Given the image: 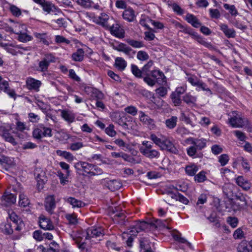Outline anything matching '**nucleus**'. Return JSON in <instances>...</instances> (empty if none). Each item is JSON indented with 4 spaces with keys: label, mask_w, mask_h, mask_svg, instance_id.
I'll return each mask as SVG.
<instances>
[{
    "label": "nucleus",
    "mask_w": 252,
    "mask_h": 252,
    "mask_svg": "<svg viewBox=\"0 0 252 252\" xmlns=\"http://www.w3.org/2000/svg\"><path fill=\"white\" fill-rule=\"evenodd\" d=\"M139 150L143 156L150 159H157L160 157L159 152L153 149V144L148 141H143Z\"/></svg>",
    "instance_id": "1"
},
{
    "label": "nucleus",
    "mask_w": 252,
    "mask_h": 252,
    "mask_svg": "<svg viewBox=\"0 0 252 252\" xmlns=\"http://www.w3.org/2000/svg\"><path fill=\"white\" fill-rule=\"evenodd\" d=\"M228 119L230 125L235 128H242L248 124V121L239 114L238 111H233Z\"/></svg>",
    "instance_id": "2"
},
{
    "label": "nucleus",
    "mask_w": 252,
    "mask_h": 252,
    "mask_svg": "<svg viewBox=\"0 0 252 252\" xmlns=\"http://www.w3.org/2000/svg\"><path fill=\"white\" fill-rule=\"evenodd\" d=\"M13 133H14V131L10 127L0 126V135L3 139L13 146H15L17 144V142L12 135Z\"/></svg>",
    "instance_id": "3"
},
{
    "label": "nucleus",
    "mask_w": 252,
    "mask_h": 252,
    "mask_svg": "<svg viewBox=\"0 0 252 252\" xmlns=\"http://www.w3.org/2000/svg\"><path fill=\"white\" fill-rule=\"evenodd\" d=\"M74 167L78 172H83L84 176L91 177L93 164L84 161H79L74 164Z\"/></svg>",
    "instance_id": "4"
},
{
    "label": "nucleus",
    "mask_w": 252,
    "mask_h": 252,
    "mask_svg": "<svg viewBox=\"0 0 252 252\" xmlns=\"http://www.w3.org/2000/svg\"><path fill=\"white\" fill-rule=\"evenodd\" d=\"M115 23H112L110 24V27L107 29L109 30L111 33L116 37L123 38L125 37V32L120 27L119 24L115 21Z\"/></svg>",
    "instance_id": "5"
},
{
    "label": "nucleus",
    "mask_w": 252,
    "mask_h": 252,
    "mask_svg": "<svg viewBox=\"0 0 252 252\" xmlns=\"http://www.w3.org/2000/svg\"><path fill=\"white\" fill-rule=\"evenodd\" d=\"M42 85V83L40 80L35 79L33 78L28 77L26 81V85L27 88L30 91L35 92H38L39 89Z\"/></svg>",
    "instance_id": "6"
},
{
    "label": "nucleus",
    "mask_w": 252,
    "mask_h": 252,
    "mask_svg": "<svg viewBox=\"0 0 252 252\" xmlns=\"http://www.w3.org/2000/svg\"><path fill=\"white\" fill-rule=\"evenodd\" d=\"M206 140L204 138H194L189 137L186 139L185 142L187 144L195 145L198 150H202L206 146Z\"/></svg>",
    "instance_id": "7"
},
{
    "label": "nucleus",
    "mask_w": 252,
    "mask_h": 252,
    "mask_svg": "<svg viewBox=\"0 0 252 252\" xmlns=\"http://www.w3.org/2000/svg\"><path fill=\"white\" fill-rule=\"evenodd\" d=\"M139 120L143 125L146 126L149 129H153L156 127L155 121L142 111L139 112Z\"/></svg>",
    "instance_id": "8"
},
{
    "label": "nucleus",
    "mask_w": 252,
    "mask_h": 252,
    "mask_svg": "<svg viewBox=\"0 0 252 252\" xmlns=\"http://www.w3.org/2000/svg\"><path fill=\"white\" fill-rule=\"evenodd\" d=\"M41 6L43 11L48 14L53 13L55 15H57L62 13L61 10L59 8L50 1H45Z\"/></svg>",
    "instance_id": "9"
},
{
    "label": "nucleus",
    "mask_w": 252,
    "mask_h": 252,
    "mask_svg": "<svg viewBox=\"0 0 252 252\" xmlns=\"http://www.w3.org/2000/svg\"><path fill=\"white\" fill-rule=\"evenodd\" d=\"M39 224L41 228L44 230H52L54 226L50 219L43 215L39 217Z\"/></svg>",
    "instance_id": "10"
},
{
    "label": "nucleus",
    "mask_w": 252,
    "mask_h": 252,
    "mask_svg": "<svg viewBox=\"0 0 252 252\" xmlns=\"http://www.w3.org/2000/svg\"><path fill=\"white\" fill-rule=\"evenodd\" d=\"M104 231L101 228H90L86 232V240L91 239L92 238H97L103 236Z\"/></svg>",
    "instance_id": "11"
},
{
    "label": "nucleus",
    "mask_w": 252,
    "mask_h": 252,
    "mask_svg": "<svg viewBox=\"0 0 252 252\" xmlns=\"http://www.w3.org/2000/svg\"><path fill=\"white\" fill-rule=\"evenodd\" d=\"M99 21L97 23L103 27L107 29V28L110 27V24L115 22L114 19L112 17L109 16L104 13H101L98 17Z\"/></svg>",
    "instance_id": "12"
},
{
    "label": "nucleus",
    "mask_w": 252,
    "mask_h": 252,
    "mask_svg": "<svg viewBox=\"0 0 252 252\" xmlns=\"http://www.w3.org/2000/svg\"><path fill=\"white\" fill-rule=\"evenodd\" d=\"M45 208L46 210L50 214L53 213L56 208L55 198L54 195H50L47 196L45 200Z\"/></svg>",
    "instance_id": "13"
},
{
    "label": "nucleus",
    "mask_w": 252,
    "mask_h": 252,
    "mask_svg": "<svg viewBox=\"0 0 252 252\" xmlns=\"http://www.w3.org/2000/svg\"><path fill=\"white\" fill-rule=\"evenodd\" d=\"M153 224V223H148L144 221H138L132 225L130 232L133 233H137L146 230L149 227V225H152Z\"/></svg>",
    "instance_id": "14"
},
{
    "label": "nucleus",
    "mask_w": 252,
    "mask_h": 252,
    "mask_svg": "<svg viewBox=\"0 0 252 252\" xmlns=\"http://www.w3.org/2000/svg\"><path fill=\"white\" fill-rule=\"evenodd\" d=\"M160 148L161 150H166L173 154H177L178 152L172 142L165 137Z\"/></svg>",
    "instance_id": "15"
},
{
    "label": "nucleus",
    "mask_w": 252,
    "mask_h": 252,
    "mask_svg": "<svg viewBox=\"0 0 252 252\" xmlns=\"http://www.w3.org/2000/svg\"><path fill=\"white\" fill-rule=\"evenodd\" d=\"M34 174L38 184L43 185L47 181L45 172L41 168H36Z\"/></svg>",
    "instance_id": "16"
},
{
    "label": "nucleus",
    "mask_w": 252,
    "mask_h": 252,
    "mask_svg": "<svg viewBox=\"0 0 252 252\" xmlns=\"http://www.w3.org/2000/svg\"><path fill=\"white\" fill-rule=\"evenodd\" d=\"M3 92L7 94L10 97L14 99L16 98V94L13 89H11L9 86L8 82L3 80L0 83V92Z\"/></svg>",
    "instance_id": "17"
},
{
    "label": "nucleus",
    "mask_w": 252,
    "mask_h": 252,
    "mask_svg": "<svg viewBox=\"0 0 252 252\" xmlns=\"http://www.w3.org/2000/svg\"><path fill=\"white\" fill-rule=\"evenodd\" d=\"M9 218L13 222L12 224L14 225L15 230L18 231L21 230L22 225L23 224V222L15 213L12 211L11 213H9Z\"/></svg>",
    "instance_id": "18"
},
{
    "label": "nucleus",
    "mask_w": 252,
    "mask_h": 252,
    "mask_svg": "<svg viewBox=\"0 0 252 252\" xmlns=\"http://www.w3.org/2000/svg\"><path fill=\"white\" fill-rule=\"evenodd\" d=\"M236 182L239 186L246 191L249 190L252 187V183L242 176H238L236 179Z\"/></svg>",
    "instance_id": "19"
},
{
    "label": "nucleus",
    "mask_w": 252,
    "mask_h": 252,
    "mask_svg": "<svg viewBox=\"0 0 252 252\" xmlns=\"http://www.w3.org/2000/svg\"><path fill=\"white\" fill-rule=\"evenodd\" d=\"M220 29L225 35L228 38H234L236 36V32L234 29H229L228 26L225 24L220 23L219 25Z\"/></svg>",
    "instance_id": "20"
},
{
    "label": "nucleus",
    "mask_w": 252,
    "mask_h": 252,
    "mask_svg": "<svg viewBox=\"0 0 252 252\" xmlns=\"http://www.w3.org/2000/svg\"><path fill=\"white\" fill-rule=\"evenodd\" d=\"M122 16L124 19L128 22L134 21L136 18L135 11L132 8L130 7L124 11Z\"/></svg>",
    "instance_id": "21"
},
{
    "label": "nucleus",
    "mask_w": 252,
    "mask_h": 252,
    "mask_svg": "<svg viewBox=\"0 0 252 252\" xmlns=\"http://www.w3.org/2000/svg\"><path fill=\"white\" fill-rule=\"evenodd\" d=\"M105 186L110 190L114 191L119 189L122 186V184L120 180H111L107 181Z\"/></svg>",
    "instance_id": "22"
},
{
    "label": "nucleus",
    "mask_w": 252,
    "mask_h": 252,
    "mask_svg": "<svg viewBox=\"0 0 252 252\" xmlns=\"http://www.w3.org/2000/svg\"><path fill=\"white\" fill-rule=\"evenodd\" d=\"M185 20L194 28H197L201 25V23L197 17L192 14L188 13L186 16Z\"/></svg>",
    "instance_id": "23"
},
{
    "label": "nucleus",
    "mask_w": 252,
    "mask_h": 252,
    "mask_svg": "<svg viewBox=\"0 0 252 252\" xmlns=\"http://www.w3.org/2000/svg\"><path fill=\"white\" fill-rule=\"evenodd\" d=\"M13 228H14V225L9 222L2 223L0 225V229L2 233L6 235L12 234L13 232Z\"/></svg>",
    "instance_id": "24"
},
{
    "label": "nucleus",
    "mask_w": 252,
    "mask_h": 252,
    "mask_svg": "<svg viewBox=\"0 0 252 252\" xmlns=\"http://www.w3.org/2000/svg\"><path fill=\"white\" fill-rule=\"evenodd\" d=\"M65 201L70 204L73 208H82L85 205L84 202L74 197H69L65 199Z\"/></svg>",
    "instance_id": "25"
},
{
    "label": "nucleus",
    "mask_w": 252,
    "mask_h": 252,
    "mask_svg": "<svg viewBox=\"0 0 252 252\" xmlns=\"http://www.w3.org/2000/svg\"><path fill=\"white\" fill-rule=\"evenodd\" d=\"M115 49L119 52H122L127 55H130L131 53L135 54L136 51H133L130 47L127 46L125 44L121 43L115 48Z\"/></svg>",
    "instance_id": "26"
},
{
    "label": "nucleus",
    "mask_w": 252,
    "mask_h": 252,
    "mask_svg": "<svg viewBox=\"0 0 252 252\" xmlns=\"http://www.w3.org/2000/svg\"><path fill=\"white\" fill-rule=\"evenodd\" d=\"M2 200L6 203V205H9L14 204L16 202V197L13 194L5 192L1 196Z\"/></svg>",
    "instance_id": "27"
},
{
    "label": "nucleus",
    "mask_w": 252,
    "mask_h": 252,
    "mask_svg": "<svg viewBox=\"0 0 252 252\" xmlns=\"http://www.w3.org/2000/svg\"><path fill=\"white\" fill-rule=\"evenodd\" d=\"M61 116L65 121L69 123H71L75 120V115L72 112L68 110H61Z\"/></svg>",
    "instance_id": "28"
},
{
    "label": "nucleus",
    "mask_w": 252,
    "mask_h": 252,
    "mask_svg": "<svg viewBox=\"0 0 252 252\" xmlns=\"http://www.w3.org/2000/svg\"><path fill=\"white\" fill-rule=\"evenodd\" d=\"M183 100L189 105H195L197 101V97L192 95L190 93H187L183 96Z\"/></svg>",
    "instance_id": "29"
},
{
    "label": "nucleus",
    "mask_w": 252,
    "mask_h": 252,
    "mask_svg": "<svg viewBox=\"0 0 252 252\" xmlns=\"http://www.w3.org/2000/svg\"><path fill=\"white\" fill-rule=\"evenodd\" d=\"M86 233L82 231H73L70 234V237L75 241L77 244L81 242L84 237H86Z\"/></svg>",
    "instance_id": "30"
},
{
    "label": "nucleus",
    "mask_w": 252,
    "mask_h": 252,
    "mask_svg": "<svg viewBox=\"0 0 252 252\" xmlns=\"http://www.w3.org/2000/svg\"><path fill=\"white\" fill-rule=\"evenodd\" d=\"M16 34L18 35L17 39L20 42H27L32 39V36L20 30L16 32Z\"/></svg>",
    "instance_id": "31"
},
{
    "label": "nucleus",
    "mask_w": 252,
    "mask_h": 252,
    "mask_svg": "<svg viewBox=\"0 0 252 252\" xmlns=\"http://www.w3.org/2000/svg\"><path fill=\"white\" fill-rule=\"evenodd\" d=\"M170 220V219L158 220L156 221V227L159 228V229L166 228L170 230L171 227L169 226V222Z\"/></svg>",
    "instance_id": "32"
},
{
    "label": "nucleus",
    "mask_w": 252,
    "mask_h": 252,
    "mask_svg": "<svg viewBox=\"0 0 252 252\" xmlns=\"http://www.w3.org/2000/svg\"><path fill=\"white\" fill-rule=\"evenodd\" d=\"M127 65L126 61L121 57H117L115 59V66L119 70H124Z\"/></svg>",
    "instance_id": "33"
},
{
    "label": "nucleus",
    "mask_w": 252,
    "mask_h": 252,
    "mask_svg": "<svg viewBox=\"0 0 252 252\" xmlns=\"http://www.w3.org/2000/svg\"><path fill=\"white\" fill-rule=\"evenodd\" d=\"M43 125H40L38 127L34 129L32 132L33 137L37 139L40 140L44 137Z\"/></svg>",
    "instance_id": "34"
},
{
    "label": "nucleus",
    "mask_w": 252,
    "mask_h": 252,
    "mask_svg": "<svg viewBox=\"0 0 252 252\" xmlns=\"http://www.w3.org/2000/svg\"><path fill=\"white\" fill-rule=\"evenodd\" d=\"M84 56V51L82 49H78L76 52L72 55V59L76 62H81L83 61Z\"/></svg>",
    "instance_id": "35"
},
{
    "label": "nucleus",
    "mask_w": 252,
    "mask_h": 252,
    "mask_svg": "<svg viewBox=\"0 0 252 252\" xmlns=\"http://www.w3.org/2000/svg\"><path fill=\"white\" fill-rule=\"evenodd\" d=\"M193 39L195 40L197 42L203 45L205 47L210 48L212 47V45L210 42H207L202 36L199 35L197 33H196Z\"/></svg>",
    "instance_id": "36"
},
{
    "label": "nucleus",
    "mask_w": 252,
    "mask_h": 252,
    "mask_svg": "<svg viewBox=\"0 0 252 252\" xmlns=\"http://www.w3.org/2000/svg\"><path fill=\"white\" fill-rule=\"evenodd\" d=\"M177 121L178 118L176 116H172L165 121V124L167 128L173 129L176 126Z\"/></svg>",
    "instance_id": "37"
},
{
    "label": "nucleus",
    "mask_w": 252,
    "mask_h": 252,
    "mask_svg": "<svg viewBox=\"0 0 252 252\" xmlns=\"http://www.w3.org/2000/svg\"><path fill=\"white\" fill-rule=\"evenodd\" d=\"M198 170V168L197 166L194 164L187 165L185 167L186 174L191 176H195V174Z\"/></svg>",
    "instance_id": "38"
},
{
    "label": "nucleus",
    "mask_w": 252,
    "mask_h": 252,
    "mask_svg": "<svg viewBox=\"0 0 252 252\" xmlns=\"http://www.w3.org/2000/svg\"><path fill=\"white\" fill-rule=\"evenodd\" d=\"M131 71L132 73L137 78H141L143 74L142 69L140 70L138 66L134 64L131 65Z\"/></svg>",
    "instance_id": "39"
},
{
    "label": "nucleus",
    "mask_w": 252,
    "mask_h": 252,
    "mask_svg": "<svg viewBox=\"0 0 252 252\" xmlns=\"http://www.w3.org/2000/svg\"><path fill=\"white\" fill-rule=\"evenodd\" d=\"M150 138L156 145L160 147L163 143L165 137L161 136L160 137H158L156 134H152L150 135Z\"/></svg>",
    "instance_id": "40"
},
{
    "label": "nucleus",
    "mask_w": 252,
    "mask_h": 252,
    "mask_svg": "<svg viewBox=\"0 0 252 252\" xmlns=\"http://www.w3.org/2000/svg\"><path fill=\"white\" fill-rule=\"evenodd\" d=\"M19 204L20 206L23 207L28 206L30 204V201L28 197L24 193L21 192L19 194Z\"/></svg>",
    "instance_id": "41"
},
{
    "label": "nucleus",
    "mask_w": 252,
    "mask_h": 252,
    "mask_svg": "<svg viewBox=\"0 0 252 252\" xmlns=\"http://www.w3.org/2000/svg\"><path fill=\"white\" fill-rule=\"evenodd\" d=\"M223 7L226 10L229 11V13L232 16L235 17L239 14L234 5H229V4L225 3L223 4Z\"/></svg>",
    "instance_id": "42"
},
{
    "label": "nucleus",
    "mask_w": 252,
    "mask_h": 252,
    "mask_svg": "<svg viewBox=\"0 0 252 252\" xmlns=\"http://www.w3.org/2000/svg\"><path fill=\"white\" fill-rule=\"evenodd\" d=\"M170 97L172 100V103L175 106H179L181 105L182 99H181V96L175 94L173 92H172Z\"/></svg>",
    "instance_id": "43"
},
{
    "label": "nucleus",
    "mask_w": 252,
    "mask_h": 252,
    "mask_svg": "<svg viewBox=\"0 0 252 252\" xmlns=\"http://www.w3.org/2000/svg\"><path fill=\"white\" fill-rule=\"evenodd\" d=\"M126 42L132 47L135 48H140L144 47V45L142 41L135 40L131 39L126 40Z\"/></svg>",
    "instance_id": "44"
},
{
    "label": "nucleus",
    "mask_w": 252,
    "mask_h": 252,
    "mask_svg": "<svg viewBox=\"0 0 252 252\" xmlns=\"http://www.w3.org/2000/svg\"><path fill=\"white\" fill-rule=\"evenodd\" d=\"M195 86L197 87L196 90L199 91L200 90L205 91L209 93L210 94H212V93L210 89L207 87V85L203 82L201 80H199L198 82L196 84Z\"/></svg>",
    "instance_id": "45"
},
{
    "label": "nucleus",
    "mask_w": 252,
    "mask_h": 252,
    "mask_svg": "<svg viewBox=\"0 0 252 252\" xmlns=\"http://www.w3.org/2000/svg\"><path fill=\"white\" fill-rule=\"evenodd\" d=\"M194 181L197 183H202L207 180L206 176V172L204 171H201L197 174L194 176Z\"/></svg>",
    "instance_id": "46"
},
{
    "label": "nucleus",
    "mask_w": 252,
    "mask_h": 252,
    "mask_svg": "<svg viewBox=\"0 0 252 252\" xmlns=\"http://www.w3.org/2000/svg\"><path fill=\"white\" fill-rule=\"evenodd\" d=\"M181 121H184L185 123L188 125H190L192 127H194L195 125L191 120L190 117L187 116L184 112H182L181 113V116L180 117Z\"/></svg>",
    "instance_id": "47"
},
{
    "label": "nucleus",
    "mask_w": 252,
    "mask_h": 252,
    "mask_svg": "<svg viewBox=\"0 0 252 252\" xmlns=\"http://www.w3.org/2000/svg\"><path fill=\"white\" fill-rule=\"evenodd\" d=\"M15 48L16 50H17V51H15L13 49H10V52L13 55H15L16 53H19L20 54H23V52L28 51L30 50V47H24L21 45L16 46Z\"/></svg>",
    "instance_id": "48"
},
{
    "label": "nucleus",
    "mask_w": 252,
    "mask_h": 252,
    "mask_svg": "<svg viewBox=\"0 0 252 252\" xmlns=\"http://www.w3.org/2000/svg\"><path fill=\"white\" fill-rule=\"evenodd\" d=\"M177 25L179 28L183 29V30L182 31V32H183L185 33L189 34V35H190L191 36V37L192 38L194 37V36L195 35L196 33H197V32H194L192 29H191L190 28H185L180 23H178V24Z\"/></svg>",
    "instance_id": "49"
},
{
    "label": "nucleus",
    "mask_w": 252,
    "mask_h": 252,
    "mask_svg": "<svg viewBox=\"0 0 252 252\" xmlns=\"http://www.w3.org/2000/svg\"><path fill=\"white\" fill-rule=\"evenodd\" d=\"M114 217L116 220L118 221L120 224L122 225H125L126 215L124 212L117 213L115 215Z\"/></svg>",
    "instance_id": "50"
},
{
    "label": "nucleus",
    "mask_w": 252,
    "mask_h": 252,
    "mask_svg": "<svg viewBox=\"0 0 252 252\" xmlns=\"http://www.w3.org/2000/svg\"><path fill=\"white\" fill-rule=\"evenodd\" d=\"M49 65L46 61L42 59L41 61L38 63V71L40 72H45L48 70Z\"/></svg>",
    "instance_id": "51"
},
{
    "label": "nucleus",
    "mask_w": 252,
    "mask_h": 252,
    "mask_svg": "<svg viewBox=\"0 0 252 252\" xmlns=\"http://www.w3.org/2000/svg\"><path fill=\"white\" fill-rule=\"evenodd\" d=\"M92 95L93 97L96 99V101L102 100L105 98L104 94L101 92L97 89L93 90Z\"/></svg>",
    "instance_id": "52"
},
{
    "label": "nucleus",
    "mask_w": 252,
    "mask_h": 252,
    "mask_svg": "<svg viewBox=\"0 0 252 252\" xmlns=\"http://www.w3.org/2000/svg\"><path fill=\"white\" fill-rule=\"evenodd\" d=\"M136 57L139 61H145L149 59V56L146 52L141 50L137 52Z\"/></svg>",
    "instance_id": "53"
},
{
    "label": "nucleus",
    "mask_w": 252,
    "mask_h": 252,
    "mask_svg": "<svg viewBox=\"0 0 252 252\" xmlns=\"http://www.w3.org/2000/svg\"><path fill=\"white\" fill-rule=\"evenodd\" d=\"M65 217L68 221L70 224L75 225L77 224L78 220L77 217L74 214H67L65 215Z\"/></svg>",
    "instance_id": "54"
},
{
    "label": "nucleus",
    "mask_w": 252,
    "mask_h": 252,
    "mask_svg": "<svg viewBox=\"0 0 252 252\" xmlns=\"http://www.w3.org/2000/svg\"><path fill=\"white\" fill-rule=\"evenodd\" d=\"M79 5L85 8H89L91 7V1L90 0H74Z\"/></svg>",
    "instance_id": "55"
},
{
    "label": "nucleus",
    "mask_w": 252,
    "mask_h": 252,
    "mask_svg": "<svg viewBox=\"0 0 252 252\" xmlns=\"http://www.w3.org/2000/svg\"><path fill=\"white\" fill-rule=\"evenodd\" d=\"M153 65V62L152 60L149 61L142 68V70L144 75H148L150 72V69Z\"/></svg>",
    "instance_id": "56"
},
{
    "label": "nucleus",
    "mask_w": 252,
    "mask_h": 252,
    "mask_svg": "<svg viewBox=\"0 0 252 252\" xmlns=\"http://www.w3.org/2000/svg\"><path fill=\"white\" fill-rule=\"evenodd\" d=\"M227 222L232 227L235 228L237 226L238 220L236 217H228L226 220Z\"/></svg>",
    "instance_id": "57"
},
{
    "label": "nucleus",
    "mask_w": 252,
    "mask_h": 252,
    "mask_svg": "<svg viewBox=\"0 0 252 252\" xmlns=\"http://www.w3.org/2000/svg\"><path fill=\"white\" fill-rule=\"evenodd\" d=\"M197 149L195 145H192L187 149V153L189 156L195 158L197 153Z\"/></svg>",
    "instance_id": "58"
},
{
    "label": "nucleus",
    "mask_w": 252,
    "mask_h": 252,
    "mask_svg": "<svg viewBox=\"0 0 252 252\" xmlns=\"http://www.w3.org/2000/svg\"><path fill=\"white\" fill-rule=\"evenodd\" d=\"M145 76L143 77V80L149 86L153 87L156 84L155 79H152L150 74L145 75Z\"/></svg>",
    "instance_id": "59"
},
{
    "label": "nucleus",
    "mask_w": 252,
    "mask_h": 252,
    "mask_svg": "<svg viewBox=\"0 0 252 252\" xmlns=\"http://www.w3.org/2000/svg\"><path fill=\"white\" fill-rule=\"evenodd\" d=\"M92 168L91 171V177L101 175L103 173L102 169L96 165L93 164V167H92Z\"/></svg>",
    "instance_id": "60"
},
{
    "label": "nucleus",
    "mask_w": 252,
    "mask_h": 252,
    "mask_svg": "<svg viewBox=\"0 0 252 252\" xmlns=\"http://www.w3.org/2000/svg\"><path fill=\"white\" fill-rule=\"evenodd\" d=\"M42 59L46 61L49 64L52 63H55L56 62L55 57L52 54H47L45 55Z\"/></svg>",
    "instance_id": "61"
},
{
    "label": "nucleus",
    "mask_w": 252,
    "mask_h": 252,
    "mask_svg": "<svg viewBox=\"0 0 252 252\" xmlns=\"http://www.w3.org/2000/svg\"><path fill=\"white\" fill-rule=\"evenodd\" d=\"M83 147V144L82 142H75L70 144L69 149L72 151H77Z\"/></svg>",
    "instance_id": "62"
},
{
    "label": "nucleus",
    "mask_w": 252,
    "mask_h": 252,
    "mask_svg": "<svg viewBox=\"0 0 252 252\" xmlns=\"http://www.w3.org/2000/svg\"><path fill=\"white\" fill-rule=\"evenodd\" d=\"M233 237L235 239H242L244 237V233L240 228H237L234 232Z\"/></svg>",
    "instance_id": "63"
},
{
    "label": "nucleus",
    "mask_w": 252,
    "mask_h": 252,
    "mask_svg": "<svg viewBox=\"0 0 252 252\" xmlns=\"http://www.w3.org/2000/svg\"><path fill=\"white\" fill-rule=\"evenodd\" d=\"M229 160V157L226 154H222L219 157V162L221 165L224 166L226 165Z\"/></svg>",
    "instance_id": "64"
}]
</instances>
